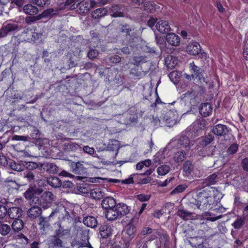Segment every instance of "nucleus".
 <instances>
[{
  "instance_id": "47",
  "label": "nucleus",
  "mask_w": 248,
  "mask_h": 248,
  "mask_svg": "<svg viewBox=\"0 0 248 248\" xmlns=\"http://www.w3.org/2000/svg\"><path fill=\"white\" fill-rule=\"evenodd\" d=\"M245 222L244 217H238L232 225L235 229H239L244 224Z\"/></svg>"
},
{
  "instance_id": "24",
  "label": "nucleus",
  "mask_w": 248,
  "mask_h": 248,
  "mask_svg": "<svg viewBox=\"0 0 248 248\" xmlns=\"http://www.w3.org/2000/svg\"><path fill=\"white\" fill-rule=\"evenodd\" d=\"M166 40L169 44L173 46H177L180 43L179 37L174 33L168 34Z\"/></svg>"
},
{
  "instance_id": "22",
  "label": "nucleus",
  "mask_w": 248,
  "mask_h": 248,
  "mask_svg": "<svg viewBox=\"0 0 248 248\" xmlns=\"http://www.w3.org/2000/svg\"><path fill=\"white\" fill-rule=\"evenodd\" d=\"M177 214L179 217L186 220L193 219L196 217L194 213L185 210H179Z\"/></svg>"
},
{
  "instance_id": "42",
  "label": "nucleus",
  "mask_w": 248,
  "mask_h": 248,
  "mask_svg": "<svg viewBox=\"0 0 248 248\" xmlns=\"http://www.w3.org/2000/svg\"><path fill=\"white\" fill-rule=\"evenodd\" d=\"M60 237L54 235L51 239V244L53 246L56 248H62L64 246Z\"/></svg>"
},
{
  "instance_id": "2",
  "label": "nucleus",
  "mask_w": 248,
  "mask_h": 248,
  "mask_svg": "<svg viewBox=\"0 0 248 248\" xmlns=\"http://www.w3.org/2000/svg\"><path fill=\"white\" fill-rule=\"evenodd\" d=\"M127 205L124 203H117L116 200L109 196V221L114 220L126 215L129 212Z\"/></svg>"
},
{
  "instance_id": "59",
  "label": "nucleus",
  "mask_w": 248,
  "mask_h": 248,
  "mask_svg": "<svg viewBox=\"0 0 248 248\" xmlns=\"http://www.w3.org/2000/svg\"><path fill=\"white\" fill-rule=\"evenodd\" d=\"M98 55V51L94 49H90L89 52L88 53V57L90 59H93L96 58Z\"/></svg>"
},
{
  "instance_id": "51",
  "label": "nucleus",
  "mask_w": 248,
  "mask_h": 248,
  "mask_svg": "<svg viewBox=\"0 0 248 248\" xmlns=\"http://www.w3.org/2000/svg\"><path fill=\"white\" fill-rule=\"evenodd\" d=\"M31 138L28 136L14 135L12 137L13 140L27 141L30 140Z\"/></svg>"
},
{
  "instance_id": "7",
  "label": "nucleus",
  "mask_w": 248,
  "mask_h": 248,
  "mask_svg": "<svg viewBox=\"0 0 248 248\" xmlns=\"http://www.w3.org/2000/svg\"><path fill=\"white\" fill-rule=\"evenodd\" d=\"M178 118V114L176 111L169 110L165 114L163 120L167 126L170 127L176 124Z\"/></svg>"
},
{
  "instance_id": "62",
  "label": "nucleus",
  "mask_w": 248,
  "mask_h": 248,
  "mask_svg": "<svg viewBox=\"0 0 248 248\" xmlns=\"http://www.w3.org/2000/svg\"><path fill=\"white\" fill-rule=\"evenodd\" d=\"M75 245H78L79 247H88L89 248H93L88 241L86 242H80L79 241H76Z\"/></svg>"
},
{
  "instance_id": "41",
  "label": "nucleus",
  "mask_w": 248,
  "mask_h": 248,
  "mask_svg": "<svg viewBox=\"0 0 248 248\" xmlns=\"http://www.w3.org/2000/svg\"><path fill=\"white\" fill-rule=\"evenodd\" d=\"M12 231L11 226L7 224L0 223V234L2 236H6Z\"/></svg>"
},
{
  "instance_id": "46",
  "label": "nucleus",
  "mask_w": 248,
  "mask_h": 248,
  "mask_svg": "<svg viewBox=\"0 0 248 248\" xmlns=\"http://www.w3.org/2000/svg\"><path fill=\"white\" fill-rule=\"evenodd\" d=\"M193 170V165L189 161H186L183 165V170L187 174H189Z\"/></svg>"
},
{
  "instance_id": "33",
  "label": "nucleus",
  "mask_w": 248,
  "mask_h": 248,
  "mask_svg": "<svg viewBox=\"0 0 248 248\" xmlns=\"http://www.w3.org/2000/svg\"><path fill=\"white\" fill-rule=\"evenodd\" d=\"M108 13L107 8H100L96 9L92 13V17L95 19L100 18Z\"/></svg>"
},
{
  "instance_id": "57",
  "label": "nucleus",
  "mask_w": 248,
  "mask_h": 248,
  "mask_svg": "<svg viewBox=\"0 0 248 248\" xmlns=\"http://www.w3.org/2000/svg\"><path fill=\"white\" fill-rule=\"evenodd\" d=\"M82 150L85 153H87L90 155H93L95 153V150L93 147H90L88 146H84L83 148L82 147Z\"/></svg>"
},
{
  "instance_id": "13",
  "label": "nucleus",
  "mask_w": 248,
  "mask_h": 248,
  "mask_svg": "<svg viewBox=\"0 0 248 248\" xmlns=\"http://www.w3.org/2000/svg\"><path fill=\"white\" fill-rule=\"evenodd\" d=\"M187 52L192 55H197L201 52L200 44L196 42H190L186 47Z\"/></svg>"
},
{
  "instance_id": "8",
  "label": "nucleus",
  "mask_w": 248,
  "mask_h": 248,
  "mask_svg": "<svg viewBox=\"0 0 248 248\" xmlns=\"http://www.w3.org/2000/svg\"><path fill=\"white\" fill-rule=\"evenodd\" d=\"M40 170L53 174L58 173L59 171V167L56 164L50 162L40 163Z\"/></svg>"
},
{
  "instance_id": "48",
  "label": "nucleus",
  "mask_w": 248,
  "mask_h": 248,
  "mask_svg": "<svg viewBox=\"0 0 248 248\" xmlns=\"http://www.w3.org/2000/svg\"><path fill=\"white\" fill-rule=\"evenodd\" d=\"M164 159V154L162 153L157 152L154 155L153 161L155 163L160 164L163 162Z\"/></svg>"
},
{
  "instance_id": "19",
  "label": "nucleus",
  "mask_w": 248,
  "mask_h": 248,
  "mask_svg": "<svg viewBox=\"0 0 248 248\" xmlns=\"http://www.w3.org/2000/svg\"><path fill=\"white\" fill-rule=\"evenodd\" d=\"M212 109V107L210 103H202L199 108V112L202 116L207 117L211 114Z\"/></svg>"
},
{
  "instance_id": "44",
  "label": "nucleus",
  "mask_w": 248,
  "mask_h": 248,
  "mask_svg": "<svg viewBox=\"0 0 248 248\" xmlns=\"http://www.w3.org/2000/svg\"><path fill=\"white\" fill-rule=\"evenodd\" d=\"M24 177L26 178L27 180L31 183L34 182L35 181H37V177L35 176L34 173L32 171H26L24 172Z\"/></svg>"
},
{
  "instance_id": "39",
  "label": "nucleus",
  "mask_w": 248,
  "mask_h": 248,
  "mask_svg": "<svg viewBox=\"0 0 248 248\" xmlns=\"http://www.w3.org/2000/svg\"><path fill=\"white\" fill-rule=\"evenodd\" d=\"M191 239H192V241L189 240L188 243L191 246V247H192L193 248H207L202 245V243H203L202 241L199 242L200 244H198L197 246H196L197 244H196V243H195L196 241H197L199 240L202 239V237L195 236V237H191Z\"/></svg>"
},
{
  "instance_id": "34",
  "label": "nucleus",
  "mask_w": 248,
  "mask_h": 248,
  "mask_svg": "<svg viewBox=\"0 0 248 248\" xmlns=\"http://www.w3.org/2000/svg\"><path fill=\"white\" fill-rule=\"evenodd\" d=\"M83 166L79 162H73L71 164V169L73 172L77 174H81L83 172Z\"/></svg>"
},
{
  "instance_id": "43",
  "label": "nucleus",
  "mask_w": 248,
  "mask_h": 248,
  "mask_svg": "<svg viewBox=\"0 0 248 248\" xmlns=\"http://www.w3.org/2000/svg\"><path fill=\"white\" fill-rule=\"evenodd\" d=\"M170 167L169 165L164 164L159 166L157 169V172L159 175H165L169 172Z\"/></svg>"
},
{
  "instance_id": "28",
  "label": "nucleus",
  "mask_w": 248,
  "mask_h": 248,
  "mask_svg": "<svg viewBox=\"0 0 248 248\" xmlns=\"http://www.w3.org/2000/svg\"><path fill=\"white\" fill-rule=\"evenodd\" d=\"M47 183L54 188H58L62 185V181L56 176H52L47 179Z\"/></svg>"
},
{
  "instance_id": "11",
  "label": "nucleus",
  "mask_w": 248,
  "mask_h": 248,
  "mask_svg": "<svg viewBox=\"0 0 248 248\" xmlns=\"http://www.w3.org/2000/svg\"><path fill=\"white\" fill-rule=\"evenodd\" d=\"M213 133L218 136H224L227 134L230 129L226 125L218 124L214 126L212 128Z\"/></svg>"
},
{
  "instance_id": "35",
  "label": "nucleus",
  "mask_w": 248,
  "mask_h": 248,
  "mask_svg": "<svg viewBox=\"0 0 248 248\" xmlns=\"http://www.w3.org/2000/svg\"><path fill=\"white\" fill-rule=\"evenodd\" d=\"M12 230L14 232H18L21 230L24 226L23 221L20 218L14 219L12 223Z\"/></svg>"
},
{
  "instance_id": "6",
  "label": "nucleus",
  "mask_w": 248,
  "mask_h": 248,
  "mask_svg": "<svg viewBox=\"0 0 248 248\" xmlns=\"http://www.w3.org/2000/svg\"><path fill=\"white\" fill-rule=\"evenodd\" d=\"M171 143L177 144V148H184L186 151H189L191 147L190 141L189 138L183 135H181L178 139L173 140Z\"/></svg>"
},
{
  "instance_id": "60",
  "label": "nucleus",
  "mask_w": 248,
  "mask_h": 248,
  "mask_svg": "<svg viewBox=\"0 0 248 248\" xmlns=\"http://www.w3.org/2000/svg\"><path fill=\"white\" fill-rule=\"evenodd\" d=\"M7 214V209L5 206L0 205V219H2Z\"/></svg>"
},
{
  "instance_id": "52",
  "label": "nucleus",
  "mask_w": 248,
  "mask_h": 248,
  "mask_svg": "<svg viewBox=\"0 0 248 248\" xmlns=\"http://www.w3.org/2000/svg\"><path fill=\"white\" fill-rule=\"evenodd\" d=\"M40 19H41L40 16L38 15V16H30L26 17L25 18V22L26 23L28 24H31Z\"/></svg>"
},
{
  "instance_id": "63",
  "label": "nucleus",
  "mask_w": 248,
  "mask_h": 248,
  "mask_svg": "<svg viewBox=\"0 0 248 248\" xmlns=\"http://www.w3.org/2000/svg\"><path fill=\"white\" fill-rule=\"evenodd\" d=\"M169 77L170 78V79L171 80V81L173 82H174V79L175 81H176L177 78H179V76L177 74V72L176 71H173L170 72L169 75Z\"/></svg>"
},
{
  "instance_id": "18",
  "label": "nucleus",
  "mask_w": 248,
  "mask_h": 248,
  "mask_svg": "<svg viewBox=\"0 0 248 248\" xmlns=\"http://www.w3.org/2000/svg\"><path fill=\"white\" fill-rule=\"evenodd\" d=\"M178 64L176 57L172 55H168L165 59V65L169 70L174 69Z\"/></svg>"
},
{
  "instance_id": "25",
  "label": "nucleus",
  "mask_w": 248,
  "mask_h": 248,
  "mask_svg": "<svg viewBox=\"0 0 248 248\" xmlns=\"http://www.w3.org/2000/svg\"><path fill=\"white\" fill-rule=\"evenodd\" d=\"M23 10L26 14L31 16L37 15L39 12L38 8L31 4L25 5L23 7Z\"/></svg>"
},
{
  "instance_id": "26",
  "label": "nucleus",
  "mask_w": 248,
  "mask_h": 248,
  "mask_svg": "<svg viewBox=\"0 0 248 248\" xmlns=\"http://www.w3.org/2000/svg\"><path fill=\"white\" fill-rule=\"evenodd\" d=\"M77 236L78 237L83 241L82 242H86V240L88 241V232L86 229H83L79 227H76Z\"/></svg>"
},
{
  "instance_id": "45",
  "label": "nucleus",
  "mask_w": 248,
  "mask_h": 248,
  "mask_svg": "<svg viewBox=\"0 0 248 248\" xmlns=\"http://www.w3.org/2000/svg\"><path fill=\"white\" fill-rule=\"evenodd\" d=\"M70 234V230L68 229H64L63 228L60 227V228L56 230L55 232V235L62 237L63 235H69Z\"/></svg>"
},
{
  "instance_id": "29",
  "label": "nucleus",
  "mask_w": 248,
  "mask_h": 248,
  "mask_svg": "<svg viewBox=\"0 0 248 248\" xmlns=\"http://www.w3.org/2000/svg\"><path fill=\"white\" fill-rule=\"evenodd\" d=\"M58 13V10L57 9L48 8L44 11L39 15L40 16L41 19L43 18H50L53 16L57 15Z\"/></svg>"
},
{
  "instance_id": "30",
  "label": "nucleus",
  "mask_w": 248,
  "mask_h": 248,
  "mask_svg": "<svg viewBox=\"0 0 248 248\" xmlns=\"http://www.w3.org/2000/svg\"><path fill=\"white\" fill-rule=\"evenodd\" d=\"M24 161L20 160L16 162L13 161L10 162L9 166L10 168L15 171H22L24 169Z\"/></svg>"
},
{
  "instance_id": "61",
  "label": "nucleus",
  "mask_w": 248,
  "mask_h": 248,
  "mask_svg": "<svg viewBox=\"0 0 248 248\" xmlns=\"http://www.w3.org/2000/svg\"><path fill=\"white\" fill-rule=\"evenodd\" d=\"M151 198V196L150 195H145L143 194H141L137 195L138 199L140 202H146L148 201Z\"/></svg>"
},
{
  "instance_id": "27",
  "label": "nucleus",
  "mask_w": 248,
  "mask_h": 248,
  "mask_svg": "<svg viewBox=\"0 0 248 248\" xmlns=\"http://www.w3.org/2000/svg\"><path fill=\"white\" fill-rule=\"evenodd\" d=\"M214 140V136L212 135H208L206 137L202 138L201 140L199 142L197 149L201 147L208 146L209 144Z\"/></svg>"
},
{
  "instance_id": "4",
  "label": "nucleus",
  "mask_w": 248,
  "mask_h": 248,
  "mask_svg": "<svg viewBox=\"0 0 248 248\" xmlns=\"http://www.w3.org/2000/svg\"><path fill=\"white\" fill-rule=\"evenodd\" d=\"M54 199V196L53 193L48 191L44 192L41 195L40 198H35L32 201V204H37L44 209L49 208Z\"/></svg>"
},
{
  "instance_id": "20",
  "label": "nucleus",
  "mask_w": 248,
  "mask_h": 248,
  "mask_svg": "<svg viewBox=\"0 0 248 248\" xmlns=\"http://www.w3.org/2000/svg\"><path fill=\"white\" fill-rule=\"evenodd\" d=\"M93 1H91L90 2L86 1L83 3H79L78 4L79 7V12L81 14H86L88 13L91 9L93 7Z\"/></svg>"
},
{
  "instance_id": "54",
  "label": "nucleus",
  "mask_w": 248,
  "mask_h": 248,
  "mask_svg": "<svg viewBox=\"0 0 248 248\" xmlns=\"http://www.w3.org/2000/svg\"><path fill=\"white\" fill-rule=\"evenodd\" d=\"M64 5L65 6L70 5V8L72 9H75L78 7V0H66L65 2Z\"/></svg>"
},
{
  "instance_id": "56",
  "label": "nucleus",
  "mask_w": 248,
  "mask_h": 248,
  "mask_svg": "<svg viewBox=\"0 0 248 248\" xmlns=\"http://www.w3.org/2000/svg\"><path fill=\"white\" fill-rule=\"evenodd\" d=\"M238 144L236 143H233L232 144L227 150V153L228 154H235L238 150Z\"/></svg>"
},
{
  "instance_id": "37",
  "label": "nucleus",
  "mask_w": 248,
  "mask_h": 248,
  "mask_svg": "<svg viewBox=\"0 0 248 248\" xmlns=\"http://www.w3.org/2000/svg\"><path fill=\"white\" fill-rule=\"evenodd\" d=\"M188 152L182 149L177 151L174 156L175 161L178 163L182 162L186 158V155Z\"/></svg>"
},
{
  "instance_id": "31",
  "label": "nucleus",
  "mask_w": 248,
  "mask_h": 248,
  "mask_svg": "<svg viewBox=\"0 0 248 248\" xmlns=\"http://www.w3.org/2000/svg\"><path fill=\"white\" fill-rule=\"evenodd\" d=\"M83 222L87 226L91 228L95 227L97 224L96 219L93 216H87L84 217Z\"/></svg>"
},
{
  "instance_id": "9",
  "label": "nucleus",
  "mask_w": 248,
  "mask_h": 248,
  "mask_svg": "<svg viewBox=\"0 0 248 248\" xmlns=\"http://www.w3.org/2000/svg\"><path fill=\"white\" fill-rule=\"evenodd\" d=\"M62 147L64 151L69 152H80L82 151V147L81 144L72 141H69L63 143Z\"/></svg>"
},
{
  "instance_id": "3",
  "label": "nucleus",
  "mask_w": 248,
  "mask_h": 248,
  "mask_svg": "<svg viewBox=\"0 0 248 248\" xmlns=\"http://www.w3.org/2000/svg\"><path fill=\"white\" fill-rule=\"evenodd\" d=\"M64 213L65 214V216H67V218H68V217L70 216L68 212L66 210L65 208L63 206L61 205L54 209L48 217H40L38 220V225L40 226V230L45 231L46 228L49 227L50 224L49 222L50 218L54 217H60L61 214L64 215Z\"/></svg>"
},
{
  "instance_id": "15",
  "label": "nucleus",
  "mask_w": 248,
  "mask_h": 248,
  "mask_svg": "<svg viewBox=\"0 0 248 248\" xmlns=\"http://www.w3.org/2000/svg\"><path fill=\"white\" fill-rule=\"evenodd\" d=\"M156 29L161 33L166 34L170 30L169 23L166 21L160 20L155 25Z\"/></svg>"
},
{
  "instance_id": "16",
  "label": "nucleus",
  "mask_w": 248,
  "mask_h": 248,
  "mask_svg": "<svg viewBox=\"0 0 248 248\" xmlns=\"http://www.w3.org/2000/svg\"><path fill=\"white\" fill-rule=\"evenodd\" d=\"M215 149L216 147L214 146L201 147L198 149V155L203 157L212 155L215 151Z\"/></svg>"
},
{
  "instance_id": "5",
  "label": "nucleus",
  "mask_w": 248,
  "mask_h": 248,
  "mask_svg": "<svg viewBox=\"0 0 248 248\" xmlns=\"http://www.w3.org/2000/svg\"><path fill=\"white\" fill-rule=\"evenodd\" d=\"M19 26L15 23H5L0 29V38L19 30Z\"/></svg>"
},
{
  "instance_id": "38",
  "label": "nucleus",
  "mask_w": 248,
  "mask_h": 248,
  "mask_svg": "<svg viewBox=\"0 0 248 248\" xmlns=\"http://www.w3.org/2000/svg\"><path fill=\"white\" fill-rule=\"evenodd\" d=\"M218 179L217 178V175L216 173H214L209 175L206 179H205L204 184L206 186L215 185Z\"/></svg>"
},
{
  "instance_id": "1",
  "label": "nucleus",
  "mask_w": 248,
  "mask_h": 248,
  "mask_svg": "<svg viewBox=\"0 0 248 248\" xmlns=\"http://www.w3.org/2000/svg\"><path fill=\"white\" fill-rule=\"evenodd\" d=\"M214 190L203 189L197 193L195 202H191L195 206L197 209L201 212H205L210 210L211 205L215 203Z\"/></svg>"
},
{
  "instance_id": "23",
  "label": "nucleus",
  "mask_w": 248,
  "mask_h": 248,
  "mask_svg": "<svg viewBox=\"0 0 248 248\" xmlns=\"http://www.w3.org/2000/svg\"><path fill=\"white\" fill-rule=\"evenodd\" d=\"M123 8V6L120 4H115L111 7L109 14L113 17H123L124 14L120 11Z\"/></svg>"
},
{
  "instance_id": "21",
  "label": "nucleus",
  "mask_w": 248,
  "mask_h": 248,
  "mask_svg": "<svg viewBox=\"0 0 248 248\" xmlns=\"http://www.w3.org/2000/svg\"><path fill=\"white\" fill-rule=\"evenodd\" d=\"M134 219L132 218L129 223L125 226L126 233L128 236L127 238L128 239H132L136 231V228L133 225Z\"/></svg>"
},
{
  "instance_id": "10",
  "label": "nucleus",
  "mask_w": 248,
  "mask_h": 248,
  "mask_svg": "<svg viewBox=\"0 0 248 248\" xmlns=\"http://www.w3.org/2000/svg\"><path fill=\"white\" fill-rule=\"evenodd\" d=\"M190 67L192 70V76L196 78H198L200 80L205 81V78L203 77V70L199 67L195 65L194 62L190 63Z\"/></svg>"
},
{
  "instance_id": "58",
  "label": "nucleus",
  "mask_w": 248,
  "mask_h": 248,
  "mask_svg": "<svg viewBox=\"0 0 248 248\" xmlns=\"http://www.w3.org/2000/svg\"><path fill=\"white\" fill-rule=\"evenodd\" d=\"M49 0H34L33 2L37 5L43 7L49 4Z\"/></svg>"
},
{
  "instance_id": "50",
  "label": "nucleus",
  "mask_w": 248,
  "mask_h": 248,
  "mask_svg": "<svg viewBox=\"0 0 248 248\" xmlns=\"http://www.w3.org/2000/svg\"><path fill=\"white\" fill-rule=\"evenodd\" d=\"M108 227L107 226H103L100 228V234L101 238L105 239L107 238L108 236Z\"/></svg>"
},
{
  "instance_id": "49",
  "label": "nucleus",
  "mask_w": 248,
  "mask_h": 248,
  "mask_svg": "<svg viewBox=\"0 0 248 248\" xmlns=\"http://www.w3.org/2000/svg\"><path fill=\"white\" fill-rule=\"evenodd\" d=\"M186 187L187 186L185 184L179 185L175 189H174L172 191H171L170 194L173 195L175 194L182 192L186 189Z\"/></svg>"
},
{
  "instance_id": "17",
  "label": "nucleus",
  "mask_w": 248,
  "mask_h": 248,
  "mask_svg": "<svg viewBox=\"0 0 248 248\" xmlns=\"http://www.w3.org/2000/svg\"><path fill=\"white\" fill-rule=\"evenodd\" d=\"M23 211L18 207H13L7 210V214L9 217L13 219L19 218L22 216Z\"/></svg>"
},
{
  "instance_id": "14",
  "label": "nucleus",
  "mask_w": 248,
  "mask_h": 248,
  "mask_svg": "<svg viewBox=\"0 0 248 248\" xmlns=\"http://www.w3.org/2000/svg\"><path fill=\"white\" fill-rule=\"evenodd\" d=\"M34 205L30 208L27 212L28 216L30 218L34 219L39 217L42 213V210L39 205Z\"/></svg>"
},
{
  "instance_id": "53",
  "label": "nucleus",
  "mask_w": 248,
  "mask_h": 248,
  "mask_svg": "<svg viewBox=\"0 0 248 248\" xmlns=\"http://www.w3.org/2000/svg\"><path fill=\"white\" fill-rule=\"evenodd\" d=\"M102 207L106 211L104 212L106 217H107V214L108 212V198L106 197L102 202Z\"/></svg>"
},
{
  "instance_id": "12",
  "label": "nucleus",
  "mask_w": 248,
  "mask_h": 248,
  "mask_svg": "<svg viewBox=\"0 0 248 248\" xmlns=\"http://www.w3.org/2000/svg\"><path fill=\"white\" fill-rule=\"evenodd\" d=\"M41 191L36 186H31L28 188L24 193V196L28 200H34L35 198H38L37 195L41 193Z\"/></svg>"
},
{
  "instance_id": "55",
  "label": "nucleus",
  "mask_w": 248,
  "mask_h": 248,
  "mask_svg": "<svg viewBox=\"0 0 248 248\" xmlns=\"http://www.w3.org/2000/svg\"><path fill=\"white\" fill-rule=\"evenodd\" d=\"M134 64L138 65L140 63H144L146 62V57L142 56H135L133 58Z\"/></svg>"
},
{
  "instance_id": "64",
  "label": "nucleus",
  "mask_w": 248,
  "mask_h": 248,
  "mask_svg": "<svg viewBox=\"0 0 248 248\" xmlns=\"http://www.w3.org/2000/svg\"><path fill=\"white\" fill-rule=\"evenodd\" d=\"M241 166L245 171H248V157H246L242 160Z\"/></svg>"
},
{
  "instance_id": "36",
  "label": "nucleus",
  "mask_w": 248,
  "mask_h": 248,
  "mask_svg": "<svg viewBox=\"0 0 248 248\" xmlns=\"http://www.w3.org/2000/svg\"><path fill=\"white\" fill-rule=\"evenodd\" d=\"M24 168H26L27 169V171H33V170L36 169L37 168L40 169V163H37L35 162L32 161H24Z\"/></svg>"
},
{
  "instance_id": "40",
  "label": "nucleus",
  "mask_w": 248,
  "mask_h": 248,
  "mask_svg": "<svg viewBox=\"0 0 248 248\" xmlns=\"http://www.w3.org/2000/svg\"><path fill=\"white\" fill-rule=\"evenodd\" d=\"M90 196L93 199L99 200L104 196L103 192L99 188H94L90 191Z\"/></svg>"
},
{
  "instance_id": "32",
  "label": "nucleus",
  "mask_w": 248,
  "mask_h": 248,
  "mask_svg": "<svg viewBox=\"0 0 248 248\" xmlns=\"http://www.w3.org/2000/svg\"><path fill=\"white\" fill-rule=\"evenodd\" d=\"M205 123L204 122L197 121L191 125L190 129H193V131L197 134L202 132V130L205 127Z\"/></svg>"
}]
</instances>
